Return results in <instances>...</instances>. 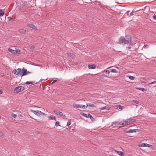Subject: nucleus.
Listing matches in <instances>:
<instances>
[{
  "mask_svg": "<svg viewBox=\"0 0 156 156\" xmlns=\"http://www.w3.org/2000/svg\"><path fill=\"white\" fill-rule=\"evenodd\" d=\"M137 130L138 129H130L129 131H126V132L127 133L136 132L137 131Z\"/></svg>",
  "mask_w": 156,
  "mask_h": 156,
  "instance_id": "4468645a",
  "label": "nucleus"
},
{
  "mask_svg": "<svg viewBox=\"0 0 156 156\" xmlns=\"http://www.w3.org/2000/svg\"><path fill=\"white\" fill-rule=\"evenodd\" d=\"M4 14V12L0 9V17H2Z\"/></svg>",
  "mask_w": 156,
  "mask_h": 156,
  "instance_id": "6ab92c4d",
  "label": "nucleus"
},
{
  "mask_svg": "<svg viewBox=\"0 0 156 156\" xmlns=\"http://www.w3.org/2000/svg\"><path fill=\"white\" fill-rule=\"evenodd\" d=\"M149 47V45L147 44L145 45L144 46L143 48H148Z\"/></svg>",
  "mask_w": 156,
  "mask_h": 156,
  "instance_id": "e433bc0d",
  "label": "nucleus"
},
{
  "mask_svg": "<svg viewBox=\"0 0 156 156\" xmlns=\"http://www.w3.org/2000/svg\"><path fill=\"white\" fill-rule=\"evenodd\" d=\"M20 51L18 49H16L15 51V53H20Z\"/></svg>",
  "mask_w": 156,
  "mask_h": 156,
  "instance_id": "7c9ffc66",
  "label": "nucleus"
},
{
  "mask_svg": "<svg viewBox=\"0 0 156 156\" xmlns=\"http://www.w3.org/2000/svg\"><path fill=\"white\" fill-rule=\"evenodd\" d=\"M54 112L58 116L62 117L63 115L62 112L58 110H54Z\"/></svg>",
  "mask_w": 156,
  "mask_h": 156,
  "instance_id": "1a4fd4ad",
  "label": "nucleus"
},
{
  "mask_svg": "<svg viewBox=\"0 0 156 156\" xmlns=\"http://www.w3.org/2000/svg\"><path fill=\"white\" fill-rule=\"evenodd\" d=\"M89 103L86 104V105H85V106L86 107H85L84 108H83V109H86V108H87V107L89 106Z\"/></svg>",
  "mask_w": 156,
  "mask_h": 156,
  "instance_id": "4c0bfd02",
  "label": "nucleus"
},
{
  "mask_svg": "<svg viewBox=\"0 0 156 156\" xmlns=\"http://www.w3.org/2000/svg\"><path fill=\"white\" fill-rule=\"evenodd\" d=\"M130 48H131V47H129V49H130Z\"/></svg>",
  "mask_w": 156,
  "mask_h": 156,
  "instance_id": "49530a36",
  "label": "nucleus"
},
{
  "mask_svg": "<svg viewBox=\"0 0 156 156\" xmlns=\"http://www.w3.org/2000/svg\"><path fill=\"white\" fill-rule=\"evenodd\" d=\"M110 72H111L110 71H109L108 70H106L105 71V73L107 74H109Z\"/></svg>",
  "mask_w": 156,
  "mask_h": 156,
  "instance_id": "c9c22d12",
  "label": "nucleus"
},
{
  "mask_svg": "<svg viewBox=\"0 0 156 156\" xmlns=\"http://www.w3.org/2000/svg\"><path fill=\"white\" fill-rule=\"evenodd\" d=\"M9 51L12 53L13 54H15V50H12L11 49L9 48L8 50Z\"/></svg>",
  "mask_w": 156,
  "mask_h": 156,
  "instance_id": "393cba45",
  "label": "nucleus"
},
{
  "mask_svg": "<svg viewBox=\"0 0 156 156\" xmlns=\"http://www.w3.org/2000/svg\"><path fill=\"white\" fill-rule=\"evenodd\" d=\"M73 106L74 107L77 108H80L83 109V108L86 107L85 106V105L78 104L76 103H74L73 104Z\"/></svg>",
  "mask_w": 156,
  "mask_h": 156,
  "instance_id": "39448f33",
  "label": "nucleus"
},
{
  "mask_svg": "<svg viewBox=\"0 0 156 156\" xmlns=\"http://www.w3.org/2000/svg\"><path fill=\"white\" fill-rule=\"evenodd\" d=\"M27 4V2H26V3H24L23 4H22V8H23V7L25 5H26Z\"/></svg>",
  "mask_w": 156,
  "mask_h": 156,
  "instance_id": "58836bf2",
  "label": "nucleus"
},
{
  "mask_svg": "<svg viewBox=\"0 0 156 156\" xmlns=\"http://www.w3.org/2000/svg\"><path fill=\"white\" fill-rule=\"evenodd\" d=\"M89 106L92 107H96V106L95 105L91 103H89Z\"/></svg>",
  "mask_w": 156,
  "mask_h": 156,
  "instance_id": "a878e982",
  "label": "nucleus"
},
{
  "mask_svg": "<svg viewBox=\"0 0 156 156\" xmlns=\"http://www.w3.org/2000/svg\"><path fill=\"white\" fill-rule=\"evenodd\" d=\"M31 72L27 71L26 69H25L23 67L22 69H21V76L26 75L29 74L31 73Z\"/></svg>",
  "mask_w": 156,
  "mask_h": 156,
  "instance_id": "7ed1b4c3",
  "label": "nucleus"
},
{
  "mask_svg": "<svg viewBox=\"0 0 156 156\" xmlns=\"http://www.w3.org/2000/svg\"><path fill=\"white\" fill-rule=\"evenodd\" d=\"M34 83V82L27 81L26 82V84L27 85L30 84H32Z\"/></svg>",
  "mask_w": 156,
  "mask_h": 156,
  "instance_id": "c85d7f7f",
  "label": "nucleus"
},
{
  "mask_svg": "<svg viewBox=\"0 0 156 156\" xmlns=\"http://www.w3.org/2000/svg\"><path fill=\"white\" fill-rule=\"evenodd\" d=\"M133 15V13L131 12V13H130V16H132V15Z\"/></svg>",
  "mask_w": 156,
  "mask_h": 156,
  "instance_id": "c03bdc74",
  "label": "nucleus"
},
{
  "mask_svg": "<svg viewBox=\"0 0 156 156\" xmlns=\"http://www.w3.org/2000/svg\"><path fill=\"white\" fill-rule=\"evenodd\" d=\"M19 31L22 34L26 33V30H25L20 29L19 30Z\"/></svg>",
  "mask_w": 156,
  "mask_h": 156,
  "instance_id": "dca6fc26",
  "label": "nucleus"
},
{
  "mask_svg": "<svg viewBox=\"0 0 156 156\" xmlns=\"http://www.w3.org/2000/svg\"><path fill=\"white\" fill-rule=\"evenodd\" d=\"M131 42V39L129 36H126L125 38L121 37L119 39L118 43L121 44H128Z\"/></svg>",
  "mask_w": 156,
  "mask_h": 156,
  "instance_id": "f257e3e1",
  "label": "nucleus"
},
{
  "mask_svg": "<svg viewBox=\"0 0 156 156\" xmlns=\"http://www.w3.org/2000/svg\"><path fill=\"white\" fill-rule=\"evenodd\" d=\"M68 56L71 57L72 59L74 58V56L73 53H67Z\"/></svg>",
  "mask_w": 156,
  "mask_h": 156,
  "instance_id": "f3484780",
  "label": "nucleus"
},
{
  "mask_svg": "<svg viewBox=\"0 0 156 156\" xmlns=\"http://www.w3.org/2000/svg\"><path fill=\"white\" fill-rule=\"evenodd\" d=\"M108 108L106 106H105L101 108L100 109L101 110H103L104 109H108Z\"/></svg>",
  "mask_w": 156,
  "mask_h": 156,
  "instance_id": "cd10ccee",
  "label": "nucleus"
},
{
  "mask_svg": "<svg viewBox=\"0 0 156 156\" xmlns=\"http://www.w3.org/2000/svg\"><path fill=\"white\" fill-rule=\"evenodd\" d=\"M57 81V80H54L53 82L51 83V84H53L55 82H56V81Z\"/></svg>",
  "mask_w": 156,
  "mask_h": 156,
  "instance_id": "79ce46f5",
  "label": "nucleus"
},
{
  "mask_svg": "<svg viewBox=\"0 0 156 156\" xmlns=\"http://www.w3.org/2000/svg\"><path fill=\"white\" fill-rule=\"evenodd\" d=\"M55 126H60L59 125V121H57L55 124Z\"/></svg>",
  "mask_w": 156,
  "mask_h": 156,
  "instance_id": "2f4dec72",
  "label": "nucleus"
},
{
  "mask_svg": "<svg viewBox=\"0 0 156 156\" xmlns=\"http://www.w3.org/2000/svg\"><path fill=\"white\" fill-rule=\"evenodd\" d=\"M2 91L0 89V94H2Z\"/></svg>",
  "mask_w": 156,
  "mask_h": 156,
  "instance_id": "37998d69",
  "label": "nucleus"
},
{
  "mask_svg": "<svg viewBox=\"0 0 156 156\" xmlns=\"http://www.w3.org/2000/svg\"><path fill=\"white\" fill-rule=\"evenodd\" d=\"M30 111L38 116L40 115L41 113V111L39 110L34 111L33 110H31Z\"/></svg>",
  "mask_w": 156,
  "mask_h": 156,
  "instance_id": "6e6552de",
  "label": "nucleus"
},
{
  "mask_svg": "<svg viewBox=\"0 0 156 156\" xmlns=\"http://www.w3.org/2000/svg\"><path fill=\"white\" fill-rule=\"evenodd\" d=\"M156 83V81H155L152 82L150 83H149V85H151L153 84H155Z\"/></svg>",
  "mask_w": 156,
  "mask_h": 156,
  "instance_id": "473e14b6",
  "label": "nucleus"
},
{
  "mask_svg": "<svg viewBox=\"0 0 156 156\" xmlns=\"http://www.w3.org/2000/svg\"><path fill=\"white\" fill-rule=\"evenodd\" d=\"M132 102H134V103H136L137 104H140V102L136 100H132Z\"/></svg>",
  "mask_w": 156,
  "mask_h": 156,
  "instance_id": "bb28decb",
  "label": "nucleus"
},
{
  "mask_svg": "<svg viewBox=\"0 0 156 156\" xmlns=\"http://www.w3.org/2000/svg\"><path fill=\"white\" fill-rule=\"evenodd\" d=\"M117 107L118 108H119V109H123L124 108H125L124 107L120 105H118L117 106Z\"/></svg>",
  "mask_w": 156,
  "mask_h": 156,
  "instance_id": "b1692460",
  "label": "nucleus"
},
{
  "mask_svg": "<svg viewBox=\"0 0 156 156\" xmlns=\"http://www.w3.org/2000/svg\"><path fill=\"white\" fill-rule=\"evenodd\" d=\"M70 124H71L70 122L69 121H68V122H67L66 126H69L70 125Z\"/></svg>",
  "mask_w": 156,
  "mask_h": 156,
  "instance_id": "f704fd0d",
  "label": "nucleus"
},
{
  "mask_svg": "<svg viewBox=\"0 0 156 156\" xmlns=\"http://www.w3.org/2000/svg\"><path fill=\"white\" fill-rule=\"evenodd\" d=\"M110 72H111L112 73H118V71L115 69H110Z\"/></svg>",
  "mask_w": 156,
  "mask_h": 156,
  "instance_id": "5701e85b",
  "label": "nucleus"
},
{
  "mask_svg": "<svg viewBox=\"0 0 156 156\" xmlns=\"http://www.w3.org/2000/svg\"><path fill=\"white\" fill-rule=\"evenodd\" d=\"M82 115L83 116L86 117V118H90V119L92 120L94 119V118L90 114H86L83 113L82 114Z\"/></svg>",
  "mask_w": 156,
  "mask_h": 156,
  "instance_id": "0eeeda50",
  "label": "nucleus"
},
{
  "mask_svg": "<svg viewBox=\"0 0 156 156\" xmlns=\"http://www.w3.org/2000/svg\"><path fill=\"white\" fill-rule=\"evenodd\" d=\"M115 151L119 155L121 156H123V153L122 152L120 151Z\"/></svg>",
  "mask_w": 156,
  "mask_h": 156,
  "instance_id": "a211bd4d",
  "label": "nucleus"
},
{
  "mask_svg": "<svg viewBox=\"0 0 156 156\" xmlns=\"http://www.w3.org/2000/svg\"><path fill=\"white\" fill-rule=\"evenodd\" d=\"M127 77L129 78L131 80H133L135 79V77L133 76H131L130 75H128L127 76Z\"/></svg>",
  "mask_w": 156,
  "mask_h": 156,
  "instance_id": "aec40b11",
  "label": "nucleus"
},
{
  "mask_svg": "<svg viewBox=\"0 0 156 156\" xmlns=\"http://www.w3.org/2000/svg\"><path fill=\"white\" fill-rule=\"evenodd\" d=\"M27 27H30L34 29H36V27L35 26L34 24H28L27 25Z\"/></svg>",
  "mask_w": 156,
  "mask_h": 156,
  "instance_id": "f8f14e48",
  "label": "nucleus"
},
{
  "mask_svg": "<svg viewBox=\"0 0 156 156\" xmlns=\"http://www.w3.org/2000/svg\"><path fill=\"white\" fill-rule=\"evenodd\" d=\"M112 126L113 128L119 127V122H113L112 124Z\"/></svg>",
  "mask_w": 156,
  "mask_h": 156,
  "instance_id": "9b49d317",
  "label": "nucleus"
},
{
  "mask_svg": "<svg viewBox=\"0 0 156 156\" xmlns=\"http://www.w3.org/2000/svg\"><path fill=\"white\" fill-rule=\"evenodd\" d=\"M11 116L14 118H16L17 116V115L14 114V113H12L11 114Z\"/></svg>",
  "mask_w": 156,
  "mask_h": 156,
  "instance_id": "c756f323",
  "label": "nucleus"
},
{
  "mask_svg": "<svg viewBox=\"0 0 156 156\" xmlns=\"http://www.w3.org/2000/svg\"><path fill=\"white\" fill-rule=\"evenodd\" d=\"M135 120L134 119H129L125 120L124 121L125 126L126 125H129L132 124L134 122Z\"/></svg>",
  "mask_w": 156,
  "mask_h": 156,
  "instance_id": "20e7f679",
  "label": "nucleus"
},
{
  "mask_svg": "<svg viewBox=\"0 0 156 156\" xmlns=\"http://www.w3.org/2000/svg\"><path fill=\"white\" fill-rule=\"evenodd\" d=\"M151 145L147 143H143L141 146L142 147H150Z\"/></svg>",
  "mask_w": 156,
  "mask_h": 156,
  "instance_id": "2eb2a0df",
  "label": "nucleus"
},
{
  "mask_svg": "<svg viewBox=\"0 0 156 156\" xmlns=\"http://www.w3.org/2000/svg\"><path fill=\"white\" fill-rule=\"evenodd\" d=\"M96 67V65L95 64H89L88 66V68L90 69H94Z\"/></svg>",
  "mask_w": 156,
  "mask_h": 156,
  "instance_id": "9d476101",
  "label": "nucleus"
},
{
  "mask_svg": "<svg viewBox=\"0 0 156 156\" xmlns=\"http://www.w3.org/2000/svg\"><path fill=\"white\" fill-rule=\"evenodd\" d=\"M7 19L9 21H10L12 20V18L11 17H9L7 18Z\"/></svg>",
  "mask_w": 156,
  "mask_h": 156,
  "instance_id": "ea45409f",
  "label": "nucleus"
},
{
  "mask_svg": "<svg viewBox=\"0 0 156 156\" xmlns=\"http://www.w3.org/2000/svg\"><path fill=\"white\" fill-rule=\"evenodd\" d=\"M14 73L16 75H21V68H18L17 69H14L13 70Z\"/></svg>",
  "mask_w": 156,
  "mask_h": 156,
  "instance_id": "423d86ee",
  "label": "nucleus"
},
{
  "mask_svg": "<svg viewBox=\"0 0 156 156\" xmlns=\"http://www.w3.org/2000/svg\"><path fill=\"white\" fill-rule=\"evenodd\" d=\"M138 90H141L142 91H147V89L143 88H137Z\"/></svg>",
  "mask_w": 156,
  "mask_h": 156,
  "instance_id": "4be33fe9",
  "label": "nucleus"
},
{
  "mask_svg": "<svg viewBox=\"0 0 156 156\" xmlns=\"http://www.w3.org/2000/svg\"><path fill=\"white\" fill-rule=\"evenodd\" d=\"M41 115H44L45 116H46L47 115V114L44 113L43 112H41V114H40Z\"/></svg>",
  "mask_w": 156,
  "mask_h": 156,
  "instance_id": "a19ab883",
  "label": "nucleus"
},
{
  "mask_svg": "<svg viewBox=\"0 0 156 156\" xmlns=\"http://www.w3.org/2000/svg\"><path fill=\"white\" fill-rule=\"evenodd\" d=\"M119 127H121L125 126L124 121L123 122L122 121L119 122Z\"/></svg>",
  "mask_w": 156,
  "mask_h": 156,
  "instance_id": "ddd939ff",
  "label": "nucleus"
},
{
  "mask_svg": "<svg viewBox=\"0 0 156 156\" xmlns=\"http://www.w3.org/2000/svg\"><path fill=\"white\" fill-rule=\"evenodd\" d=\"M24 90V88L23 86H18L16 87L14 90L15 93H18L23 91Z\"/></svg>",
  "mask_w": 156,
  "mask_h": 156,
  "instance_id": "f03ea898",
  "label": "nucleus"
},
{
  "mask_svg": "<svg viewBox=\"0 0 156 156\" xmlns=\"http://www.w3.org/2000/svg\"><path fill=\"white\" fill-rule=\"evenodd\" d=\"M129 12H130V11H128V13H129ZM129 13H128V15H129Z\"/></svg>",
  "mask_w": 156,
  "mask_h": 156,
  "instance_id": "a18cd8bd",
  "label": "nucleus"
},
{
  "mask_svg": "<svg viewBox=\"0 0 156 156\" xmlns=\"http://www.w3.org/2000/svg\"><path fill=\"white\" fill-rule=\"evenodd\" d=\"M48 118L50 120H56V119L54 116H49L48 117Z\"/></svg>",
  "mask_w": 156,
  "mask_h": 156,
  "instance_id": "412c9836",
  "label": "nucleus"
},
{
  "mask_svg": "<svg viewBox=\"0 0 156 156\" xmlns=\"http://www.w3.org/2000/svg\"><path fill=\"white\" fill-rule=\"evenodd\" d=\"M153 20H156V15L154 14L153 16Z\"/></svg>",
  "mask_w": 156,
  "mask_h": 156,
  "instance_id": "72a5a7b5",
  "label": "nucleus"
}]
</instances>
